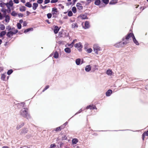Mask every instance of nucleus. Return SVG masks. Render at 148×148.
<instances>
[{
	"mask_svg": "<svg viewBox=\"0 0 148 148\" xmlns=\"http://www.w3.org/2000/svg\"><path fill=\"white\" fill-rule=\"evenodd\" d=\"M11 29L12 31L8 32L6 34L7 36L9 38H10L11 36H12L16 34L18 32V30L16 29L14 27H13L12 29L10 27L9 29L8 30L9 31Z\"/></svg>",
	"mask_w": 148,
	"mask_h": 148,
	"instance_id": "1",
	"label": "nucleus"
},
{
	"mask_svg": "<svg viewBox=\"0 0 148 148\" xmlns=\"http://www.w3.org/2000/svg\"><path fill=\"white\" fill-rule=\"evenodd\" d=\"M21 114L23 117L28 119L30 117V116L28 114L27 111L26 110H21L20 111Z\"/></svg>",
	"mask_w": 148,
	"mask_h": 148,
	"instance_id": "2",
	"label": "nucleus"
},
{
	"mask_svg": "<svg viewBox=\"0 0 148 148\" xmlns=\"http://www.w3.org/2000/svg\"><path fill=\"white\" fill-rule=\"evenodd\" d=\"M134 36L133 33L132 32H130L128 33L125 36V38H123V40H124V39H126L127 40H131V38H133Z\"/></svg>",
	"mask_w": 148,
	"mask_h": 148,
	"instance_id": "3",
	"label": "nucleus"
},
{
	"mask_svg": "<svg viewBox=\"0 0 148 148\" xmlns=\"http://www.w3.org/2000/svg\"><path fill=\"white\" fill-rule=\"evenodd\" d=\"M93 50L95 53L97 54H98V51L101 50V49L100 47L98 45L95 44L93 46Z\"/></svg>",
	"mask_w": 148,
	"mask_h": 148,
	"instance_id": "4",
	"label": "nucleus"
},
{
	"mask_svg": "<svg viewBox=\"0 0 148 148\" xmlns=\"http://www.w3.org/2000/svg\"><path fill=\"white\" fill-rule=\"evenodd\" d=\"M74 46L80 51H81L82 50L83 47L81 42L76 43L74 45Z\"/></svg>",
	"mask_w": 148,
	"mask_h": 148,
	"instance_id": "5",
	"label": "nucleus"
},
{
	"mask_svg": "<svg viewBox=\"0 0 148 148\" xmlns=\"http://www.w3.org/2000/svg\"><path fill=\"white\" fill-rule=\"evenodd\" d=\"M86 109H90L91 110L94 109L97 110V109L95 105H93V104H91L88 106L86 107Z\"/></svg>",
	"mask_w": 148,
	"mask_h": 148,
	"instance_id": "6",
	"label": "nucleus"
},
{
	"mask_svg": "<svg viewBox=\"0 0 148 148\" xmlns=\"http://www.w3.org/2000/svg\"><path fill=\"white\" fill-rule=\"evenodd\" d=\"M64 125H62L56 128L54 130L56 132L60 131L64 129Z\"/></svg>",
	"mask_w": 148,
	"mask_h": 148,
	"instance_id": "7",
	"label": "nucleus"
},
{
	"mask_svg": "<svg viewBox=\"0 0 148 148\" xmlns=\"http://www.w3.org/2000/svg\"><path fill=\"white\" fill-rule=\"evenodd\" d=\"M76 6L78 10L81 11L83 10V7L82 6L81 4L79 3H77L76 4Z\"/></svg>",
	"mask_w": 148,
	"mask_h": 148,
	"instance_id": "8",
	"label": "nucleus"
},
{
	"mask_svg": "<svg viewBox=\"0 0 148 148\" xmlns=\"http://www.w3.org/2000/svg\"><path fill=\"white\" fill-rule=\"evenodd\" d=\"M28 130L26 128H24L21 130V134L27 133L28 132Z\"/></svg>",
	"mask_w": 148,
	"mask_h": 148,
	"instance_id": "9",
	"label": "nucleus"
},
{
	"mask_svg": "<svg viewBox=\"0 0 148 148\" xmlns=\"http://www.w3.org/2000/svg\"><path fill=\"white\" fill-rule=\"evenodd\" d=\"M60 28H59L58 26L57 25L55 26L54 28L53 32L55 34H57L58 33L59 31V30Z\"/></svg>",
	"mask_w": 148,
	"mask_h": 148,
	"instance_id": "10",
	"label": "nucleus"
},
{
	"mask_svg": "<svg viewBox=\"0 0 148 148\" xmlns=\"http://www.w3.org/2000/svg\"><path fill=\"white\" fill-rule=\"evenodd\" d=\"M90 27V25L88 21H86L85 23L84 26V28L85 29H87L89 28Z\"/></svg>",
	"mask_w": 148,
	"mask_h": 148,
	"instance_id": "11",
	"label": "nucleus"
},
{
	"mask_svg": "<svg viewBox=\"0 0 148 148\" xmlns=\"http://www.w3.org/2000/svg\"><path fill=\"white\" fill-rule=\"evenodd\" d=\"M13 3L12 0L10 1L9 3H6L5 5L7 7H11L13 6Z\"/></svg>",
	"mask_w": 148,
	"mask_h": 148,
	"instance_id": "12",
	"label": "nucleus"
},
{
	"mask_svg": "<svg viewBox=\"0 0 148 148\" xmlns=\"http://www.w3.org/2000/svg\"><path fill=\"white\" fill-rule=\"evenodd\" d=\"M80 18L82 19H88V17L86 14H82L79 16Z\"/></svg>",
	"mask_w": 148,
	"mask_h": 148,
	"instance_id": "13",
	"label": "nucleus"
},
{
	"mask_svg": "<svg viewBox=\"0 0 148 148\" xmlns=\"http://www.w3.org/2000/svg\"><path fill=\"white\" fill-rule=\"evenodd\" d=\"M145 136H148V130L144 132L142 135V138L143 140H144Z\"/></svg>",
	"mask_w": 148,
	"mask_h": 148,
	"instance_id": "14",
	"label": "nucleus"
},
{
	"mask_svg": "<svg viewBox=\"0 0 148 148\" xmlns=\"http://www.w3.org/2000/svg\"><path fill=\"white\" fill-rule=\"evenodd\" d=\"M91 69V67L90 65H88L86 66L85 68V70L87 72L89 71Z\"/></svg>",
	"mask_w": 148,
	"mask_h": 148,
	"instance_id": "15",
	"label": "nucleus"
},
{
	"mask_svg": "<svg viewBox=\"0 0 148 148\" xmlns=\"http://www.w3.org/2000/svg\"><path fill=\"white\" fill-rule=\"evenodd\" d=\"M25 125V123H21L20 125H18L16 127L17 130H19V129L21 128L22 127H23Z\"/></svg>",
	"mask_w": 148,
	"mask_h": 148,
	"instance_id": "16",
	"label": "nucleus"
},
{
	"mask_svg": "<svg viewBox=\"0 0 148 148\" xmlns=\"http://www.w3.org/2000/svg\"><path fill=\"white\" fill-rule=\"evenodd\" d=\"M112 92V91L111 90H108V91L106 93V96H110Z\"/></svg>",
	"mask_w": 148,
	"mask_h": 148,
	"instance_id": "17",
	"label": "nucleus"
},
{
	"mask_svg": "<svg viewBox=\"0 0 148 148\" xmlns=\"http://www.w3.org/2000/svg\"><path fill=\"white\" fill-rule=\"evenodd\" d=\"M26 9V7L23 6H21L19 10L21 12H24L25 11Z\"/></svg>",
	"mask_w": 148,
	"mask_h": 148,
	"instance_id": "18",
	"label": "nucleus"
},
{
	"mask_svg": "<svg viewBox=\"0 0 148 148\" xmlns=\"http://www.w3.org/2000/svg\"><path fill=\"white\" fill-rule=\"evenodd\" d=\"M134 42L137 45H139V44L138 42L136 40V39L135 36L133 38H132Z\"/></svg>",
	"mask_w": 148,
	"mask_h": 148,
	"instance_id": "19",
	"label": "nucleus"
},
{
	"mask_svg": "<svg viewBox=\"0 0 148 148\" xmlns=\"http://www.w3.org/2000/svg\"><path fill=\"white\" fill-rule=\"evenodd\" d=\"M71 25L72 28H77L78 27V25L76 23H73Z\"/></svg>",
	"mask_w": 148,
	"mask_h": 148,
	"instance_id": "20",
	"label": "nucleus"
},
{
	"mask_svg": "<svg viewBox=\"0 0 148 148\" xmlns=\"http://www.w3.org/2000/svg\"><path fill=\"white\" fill-rule=\"evenodd\" d=\"M101 3L100 0H95V1L94 4L96 5H99Z\"/></svg>",
	"mask_w": 148,
	"mask_h": 148,
	"instance_id": "21",
	"label": "nucleus"
},
{
	"mask_svg": "<svg viewBox=\"0 0 148 148\" xmlns=\"http://www.w3.org/2000/svg\"><path fill=\"white\" fill-rule=\"evenodd\" d=\"M38 5L37 3H34L33 4V9L34 10H35L37 7L38 6Z\"/></svg>",
	"mask_w": 148,
	"mask_h": 148,
	"instance_id": "22",
	"label": "nucleus"
},
{
	"mask_svg": "<svg viewBox=\"0 0 148 148\" xmlns=\"http://www.w3.org/2000/svg\"><path fill=\"white\" fill-rule=\"evenodd\" d=\"M117 3L116 0H112L109 3L110 5L114 4Z\"/></svg>",
	"mask_w": 148,
	"mask_h": 148,
	"instance_id": "23",
	"label": "nucleus"
},
{
	"mask_svg": "<svg viewBox=\"0 0 148 148\" xmlns=\"http://www.w3.org/2000/svg\"><path fill=\"white\" fill-rule=\"evenodd\" d=\"M64 51L66 53H69L71 52V50L69 48L67 47L64 49Z\"/></svg>",
	"mask_w": 148,
	"mask_h": 148,
	"instance_id": "24",
	"label": "nucleus"
},
{
	"mask_svg": "<svg viewBox=\"0 0 148 148\" xmlns=\"http://www.w3.org/2000/svg\"><path fill=\"white\" fill-rule=\"evenodd\" d=\"M6 34L5 31H3L0 33V37H2L3 36L5 35Z\"/></svg>",
	"mask_w": 148,
	"mask_h": 148,
	"instance_id": "25",
	"label": "nucleus"
},
{
	"mask_svg": "<svg viewBox=\"0 0 148 148\" xmlns=\"http://www.w3.org/2000/svg\"><path fill=\"white\" fill-rule=\"evenodd\" d=\"M78 142V140L77 138H74L72 140V143L73 144H75Z\"/></svg>",
	"mask_w": 148,
	"mask_h": 148,
	"instance_id": "26",
	"label": "nucleus"
},
{
	"mask_svg": "<svg viewBox=\"0 0 148 148\" xmlns=\"http://www.w3.org/2000/svg\"><path fill=\"white\" fill-rule=\"evenodd\" d=\"M6 75L4 74H1V79L2 80L4 81L6 77Z\"/></svg>",
	"mask_w": 148,
	"mask_h": 148,
	"instance_id": "27",
	"label": "nucleus"
},
{
	"mask_svg": "<svg viewBox=\"0 0 148 148\" xmlns=\"http://www.w3.org/2000/svg\"><path fill=\"white\" fill-rule=\"evenodd\" d=\"M106 73L109 75H112V71L111 70L108 69Z\"/></svg>",
	"mask_w": 148,
	"mask_h": 148,
	"instance_id": "28",
	"label": "nucleus"
},
{
	"mask_svg": "<svg viewBox=\"0 0 148 148\" xmlns=\"http://www.w3.org/2000/svg\"><path fill=\"white\" fill-rule=\"evenodd\" d=\"M25 5L26 6L29 8H31L32 6V4L30 3L29 2H27Z\"/></svg>",
	"mask_w": 148,
	"mask_h": 148,
	"instance_id": "29",
	"label": "nucleus"
},
{
	"mask_svg": "<svg viewBox=\"0 0 148 148\" xmlns=\"http://www.w3.org/2000/svg\"><path fill=\"white\" fill-rule=\"evenodd\" d=\"M76 63L77 65H79L81 62V60L79 58L77 59L76 60Z\"/></svg>",
	"mask_w": 148,
	"mask_h": 148,
	"instance_id": "30",
	"label": "nucleus"
},
{
	"mask_svg": "<svg viewBox=\"0 0 148 148\" xmlns=\"http://www.w3.org/2000/svg\"><path fill=\"white\" fill-rule=\"evenodd\" d=\"M10 17L8 15H6L5 16V21L6 22H9L10 20Z\"/></svg>",
	"mask_w": 148,
	"mask_h": 148,
	"instance_id": "31",
	"label": "nucleus"
},
{
	"mask_svg": "<svg viewBox=\"0 0 148 148\" xmlns=\"http://www.w3.org/2000/svg\"><path fill=\"white\" fill-rule=\"evenodd\" d=\"M58 53L57 51H56L55 52L53 57L55 58H58Z\"/></svg>",
	"mask_w": 148,
	"mask_h": 148,
	"instance_id": "32",
	"label": "nucleus"
},
{
	"mask_svg": "<svg viewBox=\"0 0 148 148\" xmlns=\"http://www.w3.org/2000/svg\"><path fill=\"white\" fill-rule=\"evenodd\" d=\"M1 11L3 13V14L4 15V16H6L7 12L6 10L4 9H2L1 10Z\"/></svg>",
	"mask_w": 148,
	"mask_h": 148,
	"instance_id": "33",
	"label": "nucleus"
},
{
	"mask_svg": "<svg viewBox=\"0 0 148 148\" xmlns=\"http://www.w3.org/2000/svg\"><path fill=\"white\" fill-rule=\"evenodd\" d=\"M33 30V28H28V29H27L25 30L24 31V32L25 33H26L28 32H29L30 30L32 31Z\"/></svg>",
	"mask_w": 148,
	"mask_h": 148,
	"instance_id": "34",
	"label": "nucleus"
},
{
	"mask_svg": "<svg viewBox=\"0 0 148 148\" xmlns=\"http://www.w3.org/2000/svg\"><path fill=\"white\" fill-rule=\"evenodd\" d=\"M5 28V25L3 24H1L0 25V29L1 30H3Z\"/></svg>",
	"mask_w": 148,
	"mask_h": 148,
	"instance_id": "35",
	"label": "nucleus"
},
{
	"mask_svg": "<svg viewBox=\"0 0 148 148\" xmlns=\"http://www.w3.org/2000/svg\"><path fill=\"white\" fill-rule=\"evenodd\" d=\"M72 10L73 12L75 13L77 12V9L75 7H73L72 8Z\"/></svg>",
	"mask_w": 148,
	"mask_h": 148,
	"instance_id": "36",
	"label": "nucleus"
},
{
	"mask_svg": "<svg viewBox=\"0 0 148 148\" xmlns=\"http://www.w3.org/2000/svg\"><path fill=\"white\" fill-rule=\"evenodd\" d=\"M17 26L19 29H20L21 28V25L20 23H18L17 24Z\"/></svg>",
	"mask_w": 148,
	"mask_h": 148,
	"instance_id": "37",
	"label": "nucleus"
},
{
	"mask_svg": "<svg viewBox=\"0 0 148 148\" xmlns=\"http://www.w3.org/2000/svg\"><path fill=\"white\" fill-rule=\"evenodd\" d=\"M11 15L13 16H15L17 15V13L14 11H13L12 12Z\"/></svg>",
	"mask_w": 148,
	"mask_h": 148,
	"instance_id": "38",
	"label": "nucleus"
},
{
	"mask_svg": "<svg viewBox=\"0 0 148 148\" xmlns=\"http://www.w3.org/2000/svg\"><path fill=\"white\" fill-rule=\"evenodd\" d=\"M102 1L106 5L108 3L109 0H102Z\"/></svg>",
	"mask_w": 148,
	"mask_h": 148,
	"instance_id": "39",
	"label": "nucleus"
},
{
	"mask_svg": "<svg viewBox=\"0 0 148 148\" xmlns=\"http://www.w3.org/2000/svg\"><path fill=\"white\" fill-rule=\"evenodd\" d=\"M13 72V71L12 69H10L8 71L7 74L8 75H10Z\"/></svg>",
	"mask_w": 148,
	"mask_h": 148,
	"instance_id": "40",
	"label": "nucleus"
},
{
	"mask_svg": "<svg viewBox=\"0 0 148 148\" xmlns=\"http://www.w3.org/2000/svg\"><path fill=\"white\" fill-rule=\"evenodd\" d=\"M92 51V49L90 48L89 49H87L86 50V51L87 53H91Z\"/></svg>",
	"mask_w": 148,
	"mask_h": 148,
	"instance_id": "41",
	"label": "nucleus"
},
{
	"mask_svg": "<svg viewBox=\"0 0 148 148\" xmlns=\"http://www.w3.org/2000/svg\"><path fill=\"white\" fill-rule=\"evenodd\" d=\"M57 9L56 8H52V12H54V13H57Z\"/></svg>",
	"mask_w": 148,
	"mask_h": 148,
	"instance_id": "42",
	"label": "nucleus"
},
{
	"mask_svg": "<svg viewBox=\"0 0 148 148\" xmlns=\"http://www.w3.org/2000/svg\"><path fill=\"white\" fill-rule=\"evenodd\" d=\"M56 147V145L55 144H51L49 148H55Z\"/></svg>",
	"mask_w": 148,
	"mask_h": 148,
	"instance_id": "43",
	"label": "nucleus"
},
{
	"mask_svg": "<svg viewBox=\"0 0 148 148\" xmlns=\"http://www.w3.org/2000/svg\"><path fill=\"white\" fill-rule=\"evenodd\" d=\"M8 10H6L7 12L8 13H10L11 12V10L10 7H7Z\"/></svg>",
	"mask_w": 148,
	"mask_h": 148,
	"instance_id": "44",
	"label": "nucleus"
},
{
	"mask_svg": "<svg viewBox=\"0 0 148 148\" xmlns=\"http://www.w3.org/2000/svg\"><path fill=\"white\" fill-rule=\"evenodd\" d=\"M73 15V13L71 11H70L68 13V15L69 16H72Z\"/></svg>",
	"mask_w": 148,
	"mask_h": 148,
	"instance_id": "45",
	"label": "nucleus"
},
{
	"mask_svg": "<svg viewBox=\"0 0 148 148\" xmlns=\"http://www.w3.org/2000/svg\"><path fill=\"white\" fill-rule=\"evenodd\" d=\"M49 87V85H47L46 86L45 88L43 90L42 92H44L45 90H46L47 89H48Z\"/></svg>",
	"mask_w": 148,
	"mask_h": 148,
	"instance_id": "46",
	"label": "nucleus"
},
{
	"mask_svg": "<svg viewBox=\"0 0 148 148\" xmlns=\"http://www.w3.org/2000/svg\"><path fill=\"white\" fill-rule=\"evenodd\" d=\"M47 16L48 18H50L52 16V14L51 13H48L47 14Z\"/></svg>",
	"mask_w": 148,
	"mask_h": 148,
	"instance_id": "47",
	"label": "nucleus"
},
{
	"mask_svg": "<svg viewBox=\"0 0 148 148\" xmlns=\"http://www.w3.org/2000/svg\"><path fill=\"white\" fill-rule=\"evenodd\" d=\"M77 41L76 39L74 40L70 44V45L72 46V47L73 46V45L74 44L75 42Z\"/></svg>",
	"mask_w": 148,
	"mask_h": 148,
	"instance_id": "48",
	"label": "nucleus"
},
{
	"mask_svg": "<svg viewBox=\"0 0 148 148\" xmlns=\"http://www.w3.org/2000/svg\"><path fill=\"white\" fill-rule=\"evenodd\" d=\"M58 0H51V2L52 3H55L58 2Z\"/></svg>",
	"mask_w": 148,
	"mask_h": 148,
	"instance_id": "49",
	"label": "nucleus"
},
{
	"mask_svg": "<svg viewBox=\"0 0 148 148\" xmlns=\"http://www.w3.org/2000/svg\"><path fill=\"white\" fill-rule=\"evenodd\" d=\"M43 1L42 0H38L37 1V2L39 4H41L43 2Z\"/></svg>",
	"mask_w": 148,
	"mask_h": 148,
	"instance_id": "50",
	"label": "nucleus"
},
{
	"mask_svg": "<svg viewBox=\"0 0 148 148\" xmlns=\"http://www.w3.org/2000/svg\"><path fill=\"white\" fill-rule=\"evenodd\" d=\"M50 2V0H45L44 3L45 4H47Z\"/></svg>",
	"mask_w": 148,
	"mask_h": 148,
	"instance_id": "51",
	"label": "nucleus"
},
{
	"mask_svg": "<svg viewBox=\"0 0 148 148\" xmlns=\"http://www.w3.org/2000/svg\"><path fill=\"white\" fill-rule=\"evenodd\" d=\"M129 43V42L127 40L126 41H125L123 42V45H126L127 44Z\"/></svg>",
	"mask_w": 148,
	"mask_h": 148,
	"instance_id": "52",
	"label": "nucleus"
},
{
	"mask_svg": "<svg viewBox=\"0 0 148 148\" xmlns=\"http://www.w3.org/2000/svg\"><path fill=\"white\" fill-rule=\"evenodd\" d=\"M13 1L14 2L16 3H19L18 0H14Z\"/></svg>",
	"mask_w": 148,
	"mask_h": 148,
	"instance_id": "53",
	"label": "nucleus"
},
{
	"mask_svg": "<svg viewBox=\"0 0 148 148\" xmlns=\"http://www.w3.org/2000/svg\"><path fill=\"white\" fill-rule=\"evenodd\" d=\"M93 0H87L88 2V4H89L90 3V2L92 1Z\"/></svg>",
	"mask_w": 148,
	"mask_h": 148,
	"instance_id": "54",
	"label": "nucleus"
},
{
	"mask_svg": "<svg viewBox=\"0 0 148 148\" xmlns=\"http://www.w3.org/2000/svg\"><path fill=\"white\" fill-rule=\"evenodd\" d=\"M27 25V23L26 21H24L23 22V25L24 26H26Z\"/></svg>",
	"mask_w": 148,
	"mask_h": 148,
	"instance_id": "55",
	"label": "nucleus"
},
{
	"mask_svg": "<svg viewBox=\"0 0 148 148\" xmlns=\"http://www.w3.org/2000/svg\"><path fill=\"white\" fill-rule=\"evenodd\" d=\"M41 8L42 9H44L47 7V6H46V5L45 6H43L42 5H41Z\"/></svg>",
	"mask_w": 148,
	"mask_h": 148,
	"instance_id": "56",
	"label": "nucleus"
},
{
	"mask_svg": "<svg viewBox=\"0 0 148 148\" xmlns=\"http://www.w3.org/2000/svg\"><path fill=\"white\" fill-rule=\"evenodd\" d=\"M4 4H5V3H0L1 6V7H3V6H4Z\"/></svg>",
	"mask_w": 148,
	"mask_h": 148,
	"instance_id": "57",
	"label": "nucleus"
},
{
	"mask_svg": "<svg viewBox=\"0 0 148 148\" xmlns=\"http://www.w3.org/2000/svg\"><path fill=\"white\" fill-rule=\"evenodd\" d=\"M77 0H73V5H74L75 4V2L77 1Z\"/></svg>",
	"mask_w": 148,
	"mask_h": 148,
	"instance_id": "58",
	"label": "nucleus"
},
{
	"mask_svg": "<svg viewBox=\"0 0 148 148\" xmlns=\"http://www.w3.org/2000/svg\"><path fill=\"white\" fill-rule=\"evenodd\" d=\"M18 15L19 16L23 17V15L22 14L20 13L18 14Z\"/></svg>",
	"mask_w": 148,
	"mask_h": 148,
	"instance_id": "59",
	"label": "nucleus"
},
{
	"mask_svg": "<svg viewBox=\"0 0 148 148\" xmlns=\"http://www.w3.org/2000/svg\"><path fill=\"white\" fill-rule=\"evenodd\" d=\"M3 18V16L1 13L0 12V19H2Z\"/></svg>",
	"mask_w": 148,
	"mask_h": 148,
	"instance_id": "60",
	"label": "nucleus"
},
{
	"mask_svg": "<svg viewBox=\"0 0 148 148\" xmlns=\"http://www.w3.org/2000/svg\"><path fill=\"white\" fill-rule=\"evenodd\" d=\"M21 1L23 3H25V0H21Z\"/></svg>",
	"mask_w": 148,
	"mask_h": 148,
	"instance_id": "61",
	"label": "nucleus"
},
{
	"mask_svg": "<svg viewBox=\"0 0 148 148\" xmlns=\"http://www.w3.org/2000/svg\"><path fill=\"white\" fill-rule=\"evenodd\" d=\"M23 22V20L21 19V20H20V21H19L20 23H22Z\"/></svg>",
	"mask_w": 148,
	"mask_h": 148,
	"instance_id": "62",
	"label": "nucleus"
},
{
	"mask_svg": "<svg viewBox=\"0 0 148 148\" xmlns=\"http://www.w3.org/2000/svg\"><path fill=\"white\" fill-rule=\"evenodd\" d=\"M2 148H9V147L7 146H4L2 147Z\"/></svg>",
	"mask_w": 148,
	"mask_h": 148,
	"instance_id": "63",
	"label": "nucleus"
},
{
	"mask_svg": "<svg viewBox=\"0 0 148 148\" xmlns=\"http://www.w3.org/2000/svg\"><path fill=\"white\" fill-rule=\"evenodd\" d=\"M46 21L49 23L50 24V23L49 21L48 20H47Z\"/></svg>",
	"mask_w": 148,
	"mask_h": 148,
	"instance_id": "64",
	"label": "nucleus"
}]
</instances>
